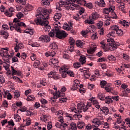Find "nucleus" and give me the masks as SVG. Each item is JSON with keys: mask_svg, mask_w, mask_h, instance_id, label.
I'll use <instances>...</instances> for the list:
<instances>
[{"mask_svg": "<svg viewBox=\"0 0 130 130\" xmlns=\"http://www.w3.org/2000/svg\"><path fill=\"white\" fill-rule=\"evenodd\" d=\"M111 20V18L108 17L107 20H106L105 24V25H106V26H108V25L110 24V22H109V21H110Z\"/></svg>", "mask_w": 130, "mask_h": 130, "instance_id": "obj_62", "label": "nucleus"}, {"mask_svg": "<svg viewBox=\"0 0 130 130\" xmlns=\"http://www.w3.org/2000/svg\"><path fill=\"white\" fill-rule=\"evenodd\" d=\"M79 61L81 64H84L86 63V57L84 55H82L80 57Z\"/></svg>", "mask_w": 130, "mask_h": 130, "instance_id": "obj_27", "label": "nucleus"}, {"mask_svg": "<svg viewBox=\"0 0 130 130\" xmlns=\"http://www.w3.org/2000/svg\"><path fill=\"white\" fill-rule=\"evenodd\" d=\"M115 10V7H114L113 8L110 7V8H105L104 10V13L105 14H107V15H108L109 14V12H111V11L113 12Z\"/></svg>", "mask_w": 130, "mask_h": 130, "instance_id": "obj_20", "label": "nucleus"}, {"mask_svg": "<svg viewBox=\"0 0 130 130\" xmlns=\"http://www.w3.org/2000/svg\"><path fill=\"white\" fill-rule=\"evenodd\" d=\"M11 68L12 71V76H15V75H17V74H18V71L15 70V69L14 68V67H13V66H11Z\"/></svg>", "mask_w": 130, "mask_h": 130, "instance_id": "obj_53", "label": "nucleus"}, {"mask_svg": "<svg viewBox=\"0 0 130 130\" xmlns=\"http://www.w3.org/2000/svg\"><path fill=\"white\" fill-rule=\"evenodd\" d=\"M13 79L16 81H18V83H23V81L17 76H13Z\"/></svg>", "mask_w": 130, "mask_h": 130, "instance_id": "obj_54", "label": "nucleus"}, {"mask_svg": "<svg viewBox=\"0 0 130 130\" xmlns=\"http://www.w3.org/2000/svg\"><path fill=\"white\" fill-rule=\"evenodd\" d=\"M48 78L51 79L52 78L54 80H58L60 78V76L58 75V73L55 71H51L48 74Z\"/></svg>", "mask_w": 130, "mask_h": 130, "instance_id": "obj_11", "label": "nucleus"}, {"mask_svg": "<svg viewBox=\"0 0 130 130\" xmlns=\"http://www.w3.org/2000/svg\"><path fill=\"white\" fill-rule=\"evenodd\" d=\"M78 109H81V112L83 111L84 112H86L88 109H89V108L88 107L84 106L82 105L78 104Z\"/></svg>", "mask_w": 130, "mask_h": 130, "instance_id": "obj_21", "label": "nucleus"}, {"mask_svg": "<svg viewBox=\"0 0 130 130\" xmlns=\"http://www.w3.org/2000/svg\"><path fill=\"white\" fill-rule=\"evenodd\" d=\"M101 111H102L103 113H105V115H107L109 113V109L107 107H103L100 108Z\"/></svg>", "mask_w": 130, "mask_h": 130, "instance_id": "obj_22", "label": "nucleus"}, {"mask_svg": "<svg viewBox=\"0 0 130 130\" xmlns=\"http://www.w3.org/2000/svg\"><path fill=\"white\" fill-rule=\"evenodd\" d=\"M108 59H109L110 61H116V58L112 55H109L108 56Z\"/></svg>", "mask_w": 130, "mask_h": 130, "instance_id": "obj_31", "label": "nucleus"}, {"mask_svg": "<svg viewBox=\"0 0 130 130\" xmlns=\"http://www.w3.org/2000/svg\"><path fill=\"white\" fill-rule=\"evenodd\" d=\"M92 122L93 123V125L95 126V127H97L100 125V124H103L104 123V121H100L98 118H94L92 121Z\"/></svg>", "mask_w": 130, "mask_h": 130, "instance_id": "obj_13", "label": "nucleus"}, {"mask_svg": "<svg viewBox=\"0 0 130 130\" xmlns=\"http://www.w3.org/2000/svg\"><path fill=\"white\" fill-rule=\"evenodd\" d=\"M53 0H42L41 4L42 6H49L50 5V2H52Z\"/></svg>", "mask_w": 130, "mask_h": 130, "instance_id": "obj_24", "label": "nucleus"}, {"mask_svg": "<svg viewBox=\"0 0 130 130\" xmlns=\"http://www.w3.org/2000/svg\"><path fill=\"white\" fill-rule=\"evenodd\" d=\"M3 106H4V107H5L6 108H8V102H7L6 100L3 101Z\"/></svg>", "mask_w": 130, "mask_h": 130, "instance_id": "obj_63", "label": "nucleus"}, {"mask_svg": "<svg viewBox=\"0 0 130 130\" xmlns=\"http://www.w3.org/2000/svg\"><path fill=\"white\" fill-rule=\"evenodd\" d=\"M63 29H64V30H67V31H70V30H71L70 29L69 25H68V23H64V25H63Z\"/></svg>", "mask_w": 130, "mask_h": 130, "instance_id": "obj_49", "label": "nucleus"}, {"mask_svg": "<svg viewBox=\"0 0 130 130\" xmlns=\"http://www.w3.org/2000/svg\"><path fill=\"white\" fill-rule=\"evenodd\" d=\"M116 127L119 128V130H127V126H124V124H123L122 126H118Z\"/></svg>", "mask_w": 130, "mask_h": 130, "instance_id": "obj_41", "label": "nucleus"}, {"mask_svg": "<svg viewBox=\"0 0 130 130\" xmlns=\"http://www.w3.org/2000/svg\"><path fill=\"white\" fill-rule=\"evenodd\" d=\"M59 72L61 74L62 78H66L67 75H68V76H70V77H75L74 72L68 71V68L66 67H61L59 69Z\"/></svg>", "mask_w": 130, "mask_h": 130, "instance_id": "obj_6", "label": "nucleus"}, {"mask_svg": "<svg viewBox=\"0 0 130 130\" xmlns=\"http://www.w3.org/2000/svg\"><path fill=\"white\" fill-rule=\"evenodd\" d=\"M26 100L27 101H34L35 100V96L33 95H28Z\"/></svg>", "mask_w": 130, "mask_h": 130, "instance_id": "obj_33", "label": "nucleus"}, {"mask_svg": "<svg viewBox=\"0 0 130 130\" xmlns=\"http://www.w3.org/2000/svg\"><path fill=\"white\" fill-rule=\"evenodd\" d=\"M74 3H77V4H83V6L88 9H93V5L92 3H87V2L85 0H74Z\"/></svg>", "mask_w": 130, "mask_h": 130, "instance_id": "obj_10", "label": "nucleus"}, {"mask_svg": "<svg viewBox=\"0 0 130 130\" xmlns=\"http://www.w3.org/2000/svg\"><path fill=\"white\" fill-rule=\"evenodd\" d=\"M69 40V43H70V45H75V41H74V38L70 37Z\"/></svg>", "mask_w": 130, "mask_h": 130, "instance_id": "obj_46", "label": "nucleus"}, {"mask_svg": "<svg viewBox=\"0 0 130 130\" xmlns=\"http://www.w3.org/2000/svg\"><path fill=\"white\" fill-rule=\"evenodd\" d=\"M19 22H20V20H19V19L17 18H15L13 20V22H9V26L10 27V30L11 31H13V30H14V28H13V24H18V23H19Z\"/></svg>", "mask_w": 130, "mask_h": 130, "instance_id": "obj_18", "label": "nucleus"}, {"mask_svg": "<svg viewBox=\"0 0 130 130\" xmlns=\"http://www.w3.org/2000/svg\"><path fill=\"white\" fill-rule=\"evenodd\" d=\"M72 111H73L75 113H77V114L79 113H81L82 112V111L81 109H78V106H77V109L76 108H74L72 109Z\"/></svg>", "mask_w": 130, "mask_h": 130, "instance_id": "obj_40", "label": "nucleus"}, {"mask_svg": "<svg viewBox=\"0 0 130 130\" xmlns=\"http://www.w3.org/2000/svg\"><path fill=\"white\" fill-rule=\"evenodd\" d=\"M20 58H22V59L25 60L27 58V54L25 53H22L20 55Z\"/></svg>", "mask_w": 130, "mask_h": 130, "instance_id": "obj_57", "label": "nucleus"}, {"mask_svg": "<svg viewBox=\"0 0 130 130\" xmlns=\"http://www.w3.org/2000/svg\"><path fill=\"white\" fill-rule=\"evenodd\" d=\"M111 15L113 17H111V19H117V15H116V13L115 12L112 11Z\"/></svg>", "mask_w": 130, "mask_h": 130, "instance_id": "obj_52", "label": "nucleus"}, {"mask_svg": "<svg viewBox=\"0 0 130 130\" xmlns=\"http://www.w3.org/2000/svg\"><path fill=\"white\" fill-rule=\"evenodd\" d=\"M14 97H16V98H18V97H20V92H19V91L15 90L14 93Z\"/></svg>", "mask_w": 130, "mask_h": 130, "instance_id": "obj_56", "label": "nucleus"}, {"mask_svg": "<svg viewBox=\"0 0 130 130\" xmlns=\"http://www.w3.org/2000/svg\"><path fill=\"white\" fill-rule=\"evenodd\" d=\"M106 85H107V82L105 80H102L100 81V86L103 89H105L106 87Z\"/></svg>", "mask_w": 130, "mask_h": 130, "instance_id": "obj_28", "label": "nucleus"}, {"mask_svg": "<svg viewBox=\"0 0 130 130\" xmlns=\"http://www.w3.org/2000/svg\"><path fill=\"white\" fill-rule=\"evenodd\" d=\"M76 45L77 47H79V48H83V47L85 46V42L84 41H77Z\"/></svg>", "mask_w": 130, "mask_h": 130, "instance_id": "obj_19", "label": "nucleus"}, {"mask_svg": "<svg viewBox=\"0 0 130 130\" xmlns=\"http://www.w3.org/2000/svg\"><path fill=\"white\" fill-rule=\"evenodd\" d=\"M98 97L100 100H105V95L104 94H102L101 93H99L98 95Z\"/></svg>", "mask_w": 130, "mask_h": 130, "instance_id": "obj_44", "label": "nucleus"}, {"mask_svg": "<svg viewBox=\"0 0 130 130\" xmlns=\"http://www.w3.org/2000/svg\"><path fill=\"white\" fill-rule=\"evenodd\" d=\"M79 6V5H78ZM79 6V8H78V9H74V10H79V14L80 15H82V14H84V12H85V9H84V8L83 7H80V6Z\"/></svg>", "mask_w": 130, "mask_h": 130, "instance_id": "obj_39", "label": "nucleus"}, {"mask_svg": "<svg viewBox=\"0 0 130 130\" xmlns=\"http://www.w3.org/2000/svg\"><path fill=\"white\" fill-rule=\"evenodd\" d=\"M40 102H41V103H42V105L41 106V107H42L43 108H45V107H46L45 106V105L47 104L48 103V101H46V100L44 99H42L41 100H40Z\"/></svg>", "mask_w": 130, "mask_h": 130, "instance_id": "obj_29", "label": "nucleus"}, {"mask_svg": "<svg viewBox=\"0 0 130 130\" xmlns=\"http://www.w3.org/2000/svg\"><path fill=\"white\" fill-rule=\"evenodd\" d=\"M39 41H42V42L46 43L49 42L50 41V37L47 35H42L39 38Z\"/></svg>", "mask_w": 130, "mask_h": 130, "instance_id": "obj_14", "label": "nucleus"}, {"mask_svg": "<svg viewBox=\"0 0 130 130\" xmlns=\"http://www.w3.org/2000/svg\"><path fill=\"white\" fill-rule=\"evenodd\" d=\"M84 77L86 79H89L90 78V76L91 75V74H90V72H89V69H88L87 70L84 72Z\"/></svg>", "mask_w": 130, "mask_h": 130, "instance_id": "obj_32", "label": "nucleus"}, {"mask_svg": "<svg viewBox=\"0 0 130 130\" xmlns=\"http://www.w3.org/2000/svg\"><path fill=\"white\" fill-rule=\"evenodd\" d=\"M13 25V28H14L17 32H20L21 31V27H24V28H26V26L25 23L24 22H19L18 23H15L12 24Z\"/></svg>", "mask_w": 130, "mask_h": 130, "instance_id": "obj_9", "label": "nucleus"}, {"mask_svg": "<svg viewBox=\"0 0 130 130\" xmlns=\"http://www.w3.org/2000/svg\"><path fill=\"white\" fill-rule=\"evenodd\" d=\"M51 62L52 64L56 66V64H58V60L56 58H53L51 59Z\"/></svg>", "mask_w": 130, "mask_h": 130, "instance_id": "obj_43", "label": "nucleus"}, {"mask_svg": "<svg viewBox=\"0 0 130 130\" xmlns=\"http://www.w3.org/2000/svg\"><path fill=\"white\" fill-rule=\"evenodd\" d=\"M125 121L127 124H128V126L130 127V118H127L125 119Z\"/></svg>", "mask_w": 130, "mask_h": 130, "instance_id": "obj_64", "label": "nucleus"}, {"mask_svg": "<svg viewBox=\"0 0 130 130\" xmlns=\"http://www.w3.org/2000/svg\"><path fill=\"white\" fill-rule=\"evenodd\" d=\"M85 126V123L83 121H79L78 122L77 127L79 129H82Z\"/></svg>", "mask_w": 130, "mask_h": 130, "instance_id": "obj_26", "label": "nucleus"}, {"mask_svg": "<svg viewBox=\"0 0 130 130\" xmlns=\"http://www.w3.org/2000/svg\"><path fill=\"white\" fill-rule=\"evenodd\" d=\"M15 2L18 4H22L23 6L26 5V0H15Z\"/></svg>", "mask_w": 130, "mask_h": 130, "instance_id": "obj_48", "label": "nucleus"}, {"mask_svg": "<svg viewBox=\"0 0 130 130\" xmlns=\"http://www.w3.org/2000/svg\"><path fill=\"white\" fill-rule=\"evenodd\" d=\"M14 119H16L17 121H20L21 119V116H20L18 114H14Z\"/></svg>", "mask_w": 130, "mask_h": 130, "instance_id": "obj_47", "label": "nucleus"}, {"mask_svg": "<svg viewBox=\"0 0 130 130\" xmlns=\"http://www.w3.org/2000/svg\"><path fill=\"white\" fill-rule=\"evenodd\" d=\"M51 12V10H48L46 8L39 7L36 13V18L34 20L36 25H41L44 26L47 29H50V25H48V18Z\"/></svg>", "mask_w": 130, "mask_h": 130, "instance_id": "obj_1", "label": "nucleus"}, {"mask_svg": "<svg viewBox=\"0 0 130 130\" xmlns=\"http://www.w3.org/2000/svg\"><path fill=\"white\" fill-rule=\"evenodd\" d=\"M78 89V86H77V84H74L71 88V90L72 91H75V90H77Z\"/></svg>", "mask_w": 130, "mask_h": 130, "instance_id": "obj_60", "label": "nucleus"}, {"mask_svg": "<svg viewBox=\"0 0 130 130\" xmlns=\"http://www.w3.org/2000/svg\"><path fill=\"white\" fill-rule=\"evenodd\" d=\"M61 18V14L60 13H57L54 16V20L55 21H58Z\"/></svg>", "mask_w": 130, "mask_h": 130, "instance_id": "obj_30", "label": "nucleus"}, {"mask_svg": "<svg viewBox=\"0 0 130 130\" xmlns=\"http://www.w3.org/2000/svg\"><path fill=\"white\" fill-rule=\"evenodd\" d=\"M25 7L27 11H31L33 9V6L30 4H26Z\"/></svg>", "mask_w": 130, "mask_h": 130, "instance_id": "obj_50", "label": "nucleus"}, {"mask_svg": "<svg viewBox=\"0 0 130 130\" xmlns=\"http://www.w3.org/2000/svg\"><path fill=\"white\" fill-rule=\"evenodd\" d=\"M0 35H2V36H3L4 38H5V39H7L8 37H9V33L3 30L0 31Z\"/></svg>", "mask_w": 130, "mask_h": 130, "instance_id": "obj_25", "label": "nucleus"}, {"mask_svg": "<svg viewBox=\"0 0 130 130\" xmlns=\"http://www.w3.org/2000/svg\"><path fill=\"white\" fill-rule=\"evenodd\" d=\"M100 7L101 8H104L106 7V4H105L104 0L100 1Z\"/></svg>", "mask_w": 130, "mask_h": 130, "instance_id": "obj_38", "label": "nucleus"}, {"mask_svg": "<svg viewBox=\"0 0 130 130\" xmlns=\"http://www.w3.org/2000/svg\"><path fill=\"white\" fill-rule=\"evenodd\" d=\"M14 12H15V10L13 8H10L9 11H6L5 12V14L6 16H7V17H12Z\"/></svg>", "mask_w": 130, "mask_h": 130, "instance_id": "obj_17", "label": "nucleus"}, {"mask_svg": "<svg viewBox=\"0 0 130 130\" xmlns=\"http://www.w3.org/2000/svg\"><path fill=\"white\" fill-rule=\"evenodd\" d=\"M9 48H4L1 49L0 52L1 56H3V57H7L8 59H11L13 56L12 55L9 54Z\"/></svg>", "mask_w": 130, "mask_h": 130, "instance_id": "obj_7", "label": "nucleus"}, {"mask_svg": "<svg viewBox=\"0 0 130 130\" xmlns=\"http://www.w3.org/2000/svg\"><path fill=\"white\" fill-rule=\"evenodd\" d=\"M69 51L70 52H73L75 51V48H74V45H70V46L68 47Z\"/></svg>", "mask_w": 130, "mask_h": 130, "instance_id": "obj_51", "label": "nucleus"}, {"mask_svg": "<svg viewBox=\"0 0 130 130\" xmlns=\"http://www.w3.org/2000/svg\"><path fill=\"white\" fill-rule=\"evenodd\" d=\"M111 29L115 31L118 36H122L123 35V31L122 30L120 29L117 25L112 26Z\"/></svg>", "mask_w": 130, "mask_h": 130, "instance_id": "obj_12", "label": "nucleus"}, {"mask_svg": "<svg viewBox=\"0 0 130 130\" xmlns=\"http://www.w3.org/2000/svg\"><path fill=\"white\" fill-rule=\"evenodd\" d=\"M25 46L24 44L22 43H19V44H16V46L14 47V50L15 52H18L19 51V49H23Z\"/></svg>", "mask_w": 130, "mask_h": 130, "instance_id": "obj_16", "label": "nucleus"}, {"mask_svg": "<svg viewBox=\"0 0 130 130\" xmlns=\"http://www.w3.org/2000/svg\"><path fill=\"white\" fill-rule=\"evenodd\" d=\"M69 130H77V124L75 122H72L69 126Z\"/></svg>", "mask_w": 130, "mask_h": 130, "instance_id": "obj_23", "label": "nucleus"}, {"mask_svg": "<svg viewBox=\"0 0 130 130\" xmlns=\"http://www.w3.org/2000/svg\"><path fill=\"white\" fill-rule=\"evenodd\" d=\"M75 1L74 0H67L66 2L60 1L59 2V5L61 7L64 6L67 10H70V11H74L75 9H79L80 7L78 5L74 4Z\"/></svg>", "mask_w": 130, "mask_h": 130, "instance_id": "obj_3", "label": "nucleus"}, {"mask_svg": "<svg viewBox=\"0 0 130 130\" xmlns=\"http://www.w3.org/2000/svg\"><path fill=\"white\" fill-rule=\"evenodd\" d=\"M98 18H99L98 13L96 12H93L92 13L91 16L89 17V19L85 21L88 24H94V21L97 20Z\"/></svg>", "mask_w": 130, "mask_h": 130, "instance_id": "obj_8", "label": "nucleus"}, {"mask_svg": "<svg viewBox=\"0 0 130 130\" xmlns=\"http://www.w3.org/2000/svg\"><path fill=\"white\" fill-rule=\"evenodd\" d=\"M40 63H41L40 61L37 60L34 64V67L35 68H36V69H37V68H38V67H39V66H40Z\"/></svg>", "mask_w": 130, "mask_h": 130, "instance_id": "obj_42", "label": "nucleus"}, {"mask_svg": "<svg viewBox=\"0 0 130 130\" xmlns=\"http://www.w3.org/2000/svg\"><path fill=\"white\" fill-rule=\"evenodd\" d=\"M40 85H42L43 86H46L47 85V83L46 82V79L45 78H43L40 82Z\"/></svg>", "mask_w": 130, "mask_h": 130, "instance_id": "obj_37", "label": "nucleus"}, {"mask_svg": "<svg viewBox=\"0 0 130 130\" xmlns=\"http://www.w3.org/2000/svg\"><path fill=\"white\" fill-rule=\"evenodd\" d=\"M123 59H125V60H128L129 59V56L128 55L123 53Z\"/></svg>", "mask_w": 130, "mask_h": 130, "instance_id": "obj_55", "label": "nucleus"}, {"mask_svg": "<svg viewBox=\"0 0 130 130\" xmlns=\"http://www.w3.org/2000/svg\"><path fill=\"white\" fill-rule=\"evenodd\" d=\"M53 95V99L55 100L57 99V98H59L58 102H59V103H64V102H67V100L68 99L67 98H63L65 95L64 93L58 91V92L54 93Z\"/></svg>", "mask_w": 130, "mask_h": 130, "instance_id": "obj_5", "label": "nucleus"}, {"mask_svg": "<svg viewBox=\"0 0 130 130\" xmlns=\"http://www.w3.org/2000/svg\"><path fill=\"white\" fill-rule=\"evenodd\" d=\"M81 63L80 62H75L73 64V67L74 69H79V68H81Z\"/></svg>", "mask_w": 130, "mask_h": 130, "instance_id": "obj_45", "label": "nucleus"}, {"mask_svg": "<svg viewBox=\"0 0 130 130\" xmlns=\"http://www.w3.org/2000/svg\"><path fill=\"white\" fill-rule=\"evenodd\" d=\"M120 44L117 42H113V43H108L107 44V46L109 47V48L110 47H112L113 49H116L117 47H118Z\"/></svg>", "mask_w": 130, "mask_h": 130, "instance_id": "obj_15", "label": "nucleus"}, {"mask_svg": "<svg viewBox=\"0 0 130 130\" xmlns=\"http://www.w3.org/2000/svg\"><path fill=\"white\" fill-rule=\"evenodd\" d=\"M24 15L23 13L21 12H19L17 15L16 16L18 18V19H21V18L23 17Z\"/></svg>", "mask_w": 130, "mask_h": 130, "instance_id": "obj_61", "label": "nucleus"}, {"mask_svg": "<svg viewBox=\"0 0 130 130\" xmlns=\"http://www.w3.org/2000/svg\"><path fill=\"white\" fill-rule=\"evenodd\" d=\"M115 31V30H112V31H111L110 32H109V33L107 35L108 37H109L110 36H112V37H114V34H115V31Z\"/></svg>", "mask_w": 130, "mask_h": 130, "instance_id": "obj_58", "label": "nucleus"}, {"mask_svg": "<svg viewBox=\"0 0 130 130\" xmlns=\"http://www.w3.org/2000/svg\"><path fill=\"white\" fill-rule=\"evenodd\" d=\"M50 48L51 49L49 51L46 52L45 53V55L48 57V56H54L55 54H56V53L55 52V50H57L58 48V46L55 43H53L51 44L49 46Z\"/></svg>", "mask_w": 130, "mask_h": 130, "instance_id": "obj_4", "label": "nucleus"}, {"mask_svg": "<svg viewBox=\"0 0 130 130\" xmlns=\"http://www.w3.org/2000/svg\"><path fill=\"white\" fill-rule=\"evenodd\" d=\"M105 101L106 103L109 104V103H112L113 101L111 98H110L109 96H107L105 99Z\"/></svg>", "mask_w": 130, "mask_h": 130, "instance_id": "obj_34", "label": "nucleus"}, {"mask_svg": "<svg viewBox=\"0 0 130 130\" xmlns=\"http://www.w3.org/2000/svg\"><path fill=\"white\" fill-rule=\"evenodd\" d=\"M96 50V47H93V48H90V49L88 50H87L88 53L89 54H92L95 52Z\"/></svg>", "mask_w": 130, "mask_h": 130, "instance_id": "obj_35", "label": "nucleus"}, {"mask_svg": "<svg viewBox=\"0 0 130 130\" xmlns=\"http://www.w3.org/2000/svg\"><path fill=\"white\" fill-rule=\"evenodd\" d=\"M6 96H7V99H8V100H11L12 99V95L11 94V93H9L8 91L5 92V98H6Z\"/></svg>", "mask_w": 130, "mask_h": 130, "instance_id": "obj_36", "label": "nucleus"}, {"mask_svg": "<svg viewBox=\"0 0 130 130\" xmlns=\"http://www.w3.org/2000/svg\"><path fill=\"white\" fill-rule=\"evenodd\" d=\"M38 95L39 96H40V97H41L42 98L43 97H45L46 96V94H45V93L43 91H40L39 93H38Z\"/></svg>", "mask_w": 130, "mask_h": 130, "instance_id": "obj_59", "label": "nucleus"}, {"mask_svg": "<svg viewBox=\"0 0 130 130\" xmlns=\"http://www.w3.org/2000/svg\"><path fill=\"white\" fill-rule=\"evenodd\" d=\"M56 34V37L59 38V39H62L66 38L68 36V34L64 30H60V27L59 26H55L52 28V31L49 33L50 37H54V35Z\"/></svg>", "mask_w": 130, "mask_h": 130, "instance_id": "obj_2", "label": "nucleus"}]
</instances>
